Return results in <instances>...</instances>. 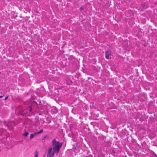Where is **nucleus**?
<instances>
[{"label": "nucleus", "mask_w": 157, "mask_h": 157, "mask_svg": "<svg viewBox=\"0 0 157 157\" xmlns=\"http://www.w3.org/2000/svg\"><path fill=\"white\" fill-rule=\"evenodd\" d=\"M56 153V152H55L54 151H53L52 153H48L47 156V157H53Z\"/></svg>", "instance_id": "4"}, {"label": "nucleus", "mask_w": 157, "mask_h": 157, "mask_svg": "<svg viewBox=\"0 0 157 157\" xmlns=\"http://www.w3.org/2000/svg\"><path fill=\"white\" fill-rule=\"evenodd\" d=\"M8 98V96H6V98H5V99H4V100H6Z\"/></svg>", "instance_id": "12"}, {"label": "nucleus", "mask_w": 157, "mask_h": 157, "mask_svg": "<svg viewBox=\"0 0 157 157\" xmlns=\"http://www.w3.org/2000/svg\"><path fill=\"white\" fill-rule=\"evenodd\" d=\"M4 96V95H0V98H2Z\"/></svg>", "instance_id": "14"}, {"label": "nucleus", "mask_w": 157, "mask_h": 157, "mask_svg": "<svg viewBox=\"0 0 157 157\" xmlns=\"http://www.w3.org/2000/svg\"><path fill=\"white\" fill-rule=\"evenodd\" d=\"M43 132V130L42 129H41L39 132H36V134H38L40 133Z\"/></svg>", "instance_id": "9"}, {"label": "nucleus", "mask_w": 157, "mask_h": 157, "mask_svg": "<svg viewBox=\"0 0 157 157\" xmlns=\"http://www.w3.org/2000/svg\"><path fill=\"white\" fill-rule=\"evenodd\" d=\"M36 132H35L34 134H31L30 136V139H32V138H33L36 136Z\"/></svg>", "instance_id": "5"}, {"label": "nucleus", "mask_w": 157, "mask_h": 157, "mask_svg": "<svg viewBox=\"0 0 157 157\" xmlns=\"http://www.w3.org/2000/svg\"><path fill=\"white\" fill-rule=\"evenodd\" d=\"M38 153L37 152V151H36L35 152V157H38Z\"/></svg>", "instance_id": "10"}, {"label": "nucleus", "mask_w": 157, "mask_h": 157, "mask_svg": "<svg viewBox=\"0 0 157 157\" xmlns=\"http://www.w3.org/2000/svg\"><path fill=\"white\" fill-rule=\"evenodd\" d=\"M78 144H77L76 143L75 144V145H76V146H75V147L74 149H75V150H78L79 148V147L78 146Z\"/></svg>", "instance_id": "7"}, {"label": "nucleus", "mask_w": 157, "mask_h": 157, "mask_svg": "<svg viewBox=\"0 0 157 157\" xmlns=\"http://www.w3.org/2000/svg\"><path fill=\"white\" fill-rule=\"evenodd\" d=\"M130 44V41L128 40H124L123 43V46L125 49H127Z\"/></svg>", "instance_id": "2"}, {"label": "nucleus", "mask_w": 157, "mask_h": 157, "mask_svg": "<svg viewBox=\"0 0 157 157\" xmlns=\"http://www.w3.org/2000/svg\"><path fill=\"white\" fill-rule=\"evenodd\" d=\"M52 150H53L52 148L51 147H49L48 148V153H52Z\"/></svg>", "instance_id": "8"}, {"label": "nucleus", "mask_w": 157, "mask_h": 157, "mask_svg": "<svg viewBox=\"0 0 157 157\" xmlns=\"http://www.w3.org/2000/svg\"><path fill=\"white\" fill-rule=\"evenodd\" d=\"M88 79H90L89 78H88Z\"/></svg>", "instance_id": "16"}, {"label": "nucleus", "mask_w": 157, "mask_h": 157, "mask_svg": "<svg viewBox=\"0 0 157 157\" xmlns=\"http://www.w3.org/2000/svg\"><path fill=\"white\" fill-rule=\"evenodd\" d=\"M83 9L82 8V7H81V8H80V10H83Z\"/></svg>", "instance_id": "13"}, {"label": "nucleus", "mask_w": 157, "mask_h": 157, "mask_svg": "<svg viewBox=\"0 0 157 157\" xmlns=\"http://www.w3.org/2000/svg\"><path fill=\"white\" fill-rule=\"evenodd\" d=\"M29 135V132H26L23 134V136L24 137H26Z\"/></svg>", "instance_id": "6"}, {"label": "nucleus", "mask_w": 157, "mask_h": 157, "mask_svg": "<svg viewBox=\"0 0 157 157\" xmlns=\"http://www.w3.org/2000/svg\"><path fill=\"white\" fill-rule=\"evenodd\" d=\"M62 145V143L57 141L55 139L53 140L52 144V149L55 152H56L57 155L59 153Z\"/></svg>", "instance_id": "1"}, {"label": "nucleus", "mask_w": 157, "mask_h": 157, "mask_svg": "<svg viewBox=\"0 0 157 157\" xmlns=\"http://www.w3.org/2000/svg\"><path fill=\"white\" fill-rule=\"evenodd\" d=\"M105 58L107 59H111V52L108 51H106L105 53Z\"/></svg>", "instance_id": "3"}, {"label": "nucleus", "mask_w": 157, "mask_h": 157, "mask_svg": "<svg viewBox=\"0 0 157 157\" xmlns=\"http://www.w3.org/2000/svg\"><path fill=\"white\" fill-rule=\"evenodd\" d=\"M42 141H43V142H44V141H45V140H44V139H43L42 140Z\"/></svg>", "instance_id": "15"}, {"label": "nucleus", "mask_w": 157, "mask_h": 157, "mask_svg": "<svg viewBox=\"0 0 157 157\" xmlns=\"http://www.w3.org/2000/svg\"><path fill=\"white\" fill-rule=\"evenodd\" d=\"M32 110V109L31 107V108H30V109H29V112H31Z\"/></svg>", "instance_id": "11"}]
</instances>
